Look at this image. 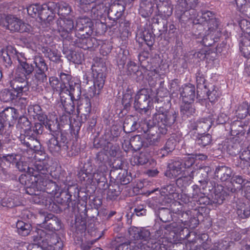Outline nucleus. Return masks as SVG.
Returning a JSON list of instances; mask_svg holds the SVG:
<instances>
[{
  "label": "nucleus",
  "instance_id": "44",
  "mask_svg": "<svg viewBox=\"0 0 250 250\" xmlns=\"http://www.w3.org/2000/svg\"><path fill=\"white\" fill-rule=\"evenodd\" d=\"M183 162V167L185 170L191 171L190 167L195 163V157L194 154H189L185 157L184 159L181 160Z\"/></svg>",
  "mask_w": 250,
  "mask_h": 250
},
{
  "label": "nucleus",
  "instance_id": "56",
  "mask_svg": "<svg viewBox=\"0 0 250 250\" xmlns=\"http://www.w3.org/2000/svg\"><path fill=\"white\" fill-rule=\"evenodd\" d=\"M142 39L148 46H152L154 38L151 33L148 32H144Z\"/></svg>",
  "mask_w": 250,
  "mask_h": 250
},
{
  "label": "nucleus",
  "instance_id": "40",
  "mask_svg": "<svg viewBox=\"0 0 250 250\" xmlns=\"http://www.w3.org/2000/svg\"><path fill=\"white\" fill-rule=\"evenodd\" d=\"M16 167L21 171H24L28 175L32 176L34 174L33 169L32 171V167H29L26 162L22 160L21 157L20 160H18L16 163Z\"/></svg>",
  "mask_w": 250,
  "mask_h": 250
},
{
  "label": "nucleus",
  "instance_id": "45",
  "mask_svg": "<svg viewBox=\"0 0 250 250\" xmlns=\"http://www.w3.org/2000/svg\"><path fill=\"white\" fill-rule=\"evenodd\" d=\"M99 174L98 173H94L93 175L89 172H84L83 170H81L79 173V176L81 181H84L87 178L88 179H91L92 180H95L97 182H99L100 178H98Z\"/></svg>",
  "mask_w": 250,
  "mask_h": 250
},
{
  "label": "nucleus",
  "instance_id": "60",
  "mask_svg": "<svg viewBox=\"0 0 250 250\" xmlns=\"http://www.w3.org/2000/svg\"><path fill=\"white\" fill-rule=\"evenodd\" d=\"M239 11L244 16L250 19V3L248 2Z\"/></svg>",
  "mask_w": 250,
  "mask_h": 250
},
{
  "label": "nucleus",
  "instance_id": "9",
  "mask_svg": "<svg viewBox=\"0 0 250 250\" xmlns=\"http://www.w3.org/2000/svg\"><path fill=\"white\" fill-rule=\"evenodd\" d=\"M67 139L62 134H58L57 136H53L49 139L47 143L49 151L53 154L59 152L61 149L67 150Z\"/></svg>",
  "mask_w": 250,
  "mask_h": 250
},
{
  "label": "nucleus",
  "instance_id": "48",
  "mask_svg": "<svg viewBox=\"0 0 250 250\" xmlns=\"http://www.w3.org/2000/svg\"><path fill=\"white\" fill-rule=\"evenodd\" d=\"M237 214L241 218L248 217L250 215V208L249 206H246L242 205L237 209Z\"/></svg>",
  "mask_w": 250,
  "mask_h": 250
},
{
  "label": "nucleus",
  "instance_id": "34",
  "mask_svg": "<svg viewBox=\"0 0 250 250\" xmlns=\"http://www.w3.org/2000/svg\"><path fill=\"white\" fill-rule=\"evenodd\" d=\"M43 126L41 123H36L34 126L23 128L25 134L29 136H37L42 133Z\"/></svg>",
  "mask_w": 250,
  "mask_h": 250
},
{
  "label": "nucleus",
  "instance_id": "29",
  "mask_svg": "<svg viewBox=\"0 0 250 250\" xmlns=\"http://www.w3.org/2000/svg\"><path fill=\"white\" fill-rule=\"evenodd\" d=\"M157 9L159 14L168 17L171 15L173 11V7L171 2L157 3Z\"/></svg>",
  "mask_w": 250,
  "mask_h": 250
},
{
  "label": "nucleus",
  "instance_id": "22",
  "mask_svg": "<svg viewBox=\"0 0 250 250\" xmlns=\"http://www.w3.org/2000/svg\"><path fill=\"white\" fill-rule=\"evenodd\" d=\"M157 0H141L140 4L139 13L143 17H149L153 13L154 5H157Z\"/></svg>",
  "mask_w": 250,
  "mask_h": 250
},
{
  "label": "nucleus",
  "instance_id": "25",
  "mask_svg": "<svg viewBox=\"0 0 250 250\" xmlns=\"http://www.w3.org/2000/svg\"><path fill=\"white\" fill-rule=\"evenodd\" d=\"M195 87L191 84L185 85L180 89L181 97L184 102H193L196 95Z\"/></svg>",
  "mask_w": 250,
  "mask_h": 250
},
{
  "label": "nucleus",
  "instance_id": "38",
  "mask_svg": "<svg viewBox=\"0 0 250 250\" xmlns=\"http://www.w3.org/2000/svg\"><path fill=\"white\" fill-rule=\"evenodd\" d=\"M192 102H184L181 106V112L183 115L189 116L193 115L195 112V108Z\"/></svg>",
  "mask_w": 250,
  "mask_h": 250
},
{
  "label": "nucleus",
  "instance_id": "26",
  "mask_svg": "<svg viewBox=\"0 0 250 250\" xmlns=\"http://www.w3.org/2000/svg\"><path fill=\"white\" fill-rule=\"evenodd\" d=\"M21 143L26 147L34 150H38L40 147V142L36 138V137L29 136L27 134L21 135Z\"/></svg>",
  "mask_w": 250,
  "mask_h": 250
},
{
  "label": "nucleus",
  "instance_id": "59",
  "mask_svg": "<svg viewBox=\"0 0 250 250\" xmlns=\"http://www.w3.org/2000/svg\"><path fill=\"white\" fill-rule=\"evenodd\" d=\"M245 181V180L243 178V177L239 175L233 174L232 176L231 179V183L232 184H236L239 185H242L244 183Z\"/></svg>",
  "mask_w": 250,
  "mask_h": 250
},
{
  "label": "nucleus",
  "instance_id": "50",
  "mask_svg": "<svg viewBox=\"0 0 250 250\" xmlns=\"http://www.w3.org/2000/svg\"><path fill=\"white\" fill-rule=\"evenodd\" d=\"M148 155L145 153H141L134 157V162L137 165H145L148 162Z\"/></svg>",
  "mask_w": 250,
  "mask_h": 250
},
{
  "label": "nucleus",
  "instance_id": "21",
  "mask_svg": "<svg viewBox=\"0 0 250 250\" xmlns=\"http://www.w3.org/2000/svg\"><path fill=\"white\" fill-rule=\"evenodd\" d=\"M215 30L213 31H210L208 29L204 31H198L197 30L195 31V35L197 38L202 39L200 41L204 45L206 46H211L215 42L214 39L213 34L216 31Z\"/></svg>",
  "mask_w": 250,
  "mask_h": 250
},
{
  "label": "nucleus",
  "instance_id": "18",
  "mask_svg": "<svg viewBox=\"0 0 250 250\" xmlns=\"http://www.w3.org/2000/svg\"><path fill=\"white\" fill-rule=\"evenodd\" d=\"M215 118H203L197 122H191L190 124L189 128L192 130H196L197 134H203L204 132L208 130L211 125Z\"/></svg>",
  "mask_w": 250,
  "mask_h": 250
},
{
  "label": "nucleus",
  "instance_id": "10",
  "mask_svg": "<svg viewBox=\"0 0 250 250\" xmlns=\"http://www.w3.org/2000/svg\"><path fill=\"white\" fill-rule=\"evenodd\" d=\"M37 217L42 221L41 224H42L43 226L47 227L49 229L59 230L61 228L60 221L52 214L40 211Z\"/></svg>",
  "mask_w": 250,
  "mask_h": 250
},
{
  "label": "nucleus",
  "instance_id": "52",
  "mask_svg": "<svg viewBox=\"0 0 250 250\" xmlns=\"http://www.w3.org/2000/svg\"><path fill=\"white\" fill-rule=\"evenodd\" d=\"M196 83L197 89L201 90L207 89V85L205 84V79L200 74H198L196 76Z\"/></svg>",
  "mask_w": 250,
  "mask_h": 250
},
{
  "label": "nucleus",
  "instance_id": "35",
  "mask_svg": "<svg viewBox=\"0 0 250 250\" xmlns=\"http://www.w3.org/2000/svg\"><path fill=\"white\" fill-rule=\"evenodd\" d=\"M241 162L240 167L242 168H245L250 166V148L248 147L244 150L240 155Z\"/></svg>",
  "mask_w": 250,
  "mask_h": 250
},
{
  "label": "nucleus",
  "instance_id": "20",
  "mask_svg": "<svg viewBox=\"0 0 250 250\" xmlns=\"http://www.w3.org/2000/svg\"><path fill=\"white\" fill-rule=\"evenodd\" d=\"M43 156L44 157L42 159L36 158V161L34 163L32 170L33 169L34 175H36L35 172L36 171L39 173L38 175H43L49 173V168L50 167V159L48 157H46L45 154Z\"/></svg>",
  "mask_w": 250,
  "mask_h": 250
},
{
  "label": "nucleus",
  "instance_id": "12",
  "mask_svg": "<svg viewBox=\"0 0 250 250\" xmlns=\"http://www.w3.org/2000/svg\"><path fill=\"white\" fill-rule=\"evenodd\" d=\"M53 3H49L48 4H44L40 5L39 4H34L29 5L27 8V12L29 15L32 17L38 14L42 20H46L49 16V11L52 12V9H50V4Z\"/></svg>",
  "mask_w": 250,
  "mask_h": 250
},
{
  "label": "nucleus",
  "instance_id": "17",
  "mask_svg": "<svg viewBox=\"0 0 250 250\" xmlns=\"http://www.w3.org/2000/svg\"><path fill=\"white\" fill-rule=\"evenodd\" d=\"M161 231L158 230L155 231L154 235H153L152 237H150V231L146 229H140V231H138V235L139 237V239L141 240H143L144 243H143L142 245H141V250H146L147 249V247L145 249L144 247L145 245L148 243V241L150 240H153V243L155 242H160V244L161 242H163V241H161V239H163L162 237L159 238L160 237Z\"/></svg>",
  "mask_w": 250,
  "mask_h": 250
},
{
  "label": "nucleus",
  "instance_id": "41",
  "mask_svg": "<svg viewBox=\"0 0 250 250\" xmlns=\"http://www.w3.org/2000/svg\"><path fill=\"white\" fill-rule=\"evenodd\" d=\"M137 124L131 118L126 119L123 125V129L126 133H130L135 131L137 128Z\"/></svg>",
  "mask_w": 250,
  "mask_h": 250
},
{
  "label": "nucleus",
  "instance_id": "61",
  "mask_svg": "<svg viewBox=\"0 0 250 250\" xmlns=\"http://www.w3.org/2000/svg\"><path fill=\"white\" fill-rule=\"evenodd\" d=\"M225 199L224 195L222 193H215L213 197V202L214 204L220 205Z\"/></svg>",
  "mask_w": 250,
  "mask_h": 250
},
{
  "label": "nucleus",
  "instance_id": "13",
  "mask_svg": "<svg viewBox=\"0 0 250 250\" xmlns=\"http://www.w3.org/2000/svg\"><path fill=\"white\" fill-rule=\"evenodd\" d=\"M176 16L182 26L194 25L195 29V23L193 21L196 18L197 12L195 9H177L176 8Z\"/></svg>",
  "mask_w": 250,
  "mask_h": 250
},
{
  "label": "nucleus",
  "instance_id": "30",
  "mask_svg": "<svg viewBox=\"0 0 250 250\" xmlns=\"http://www.w3.org/2000/svg\"><path fill=\"white\" fill-rule=\"evenodd\" d=\"M0 114L5 121H12L17 119L18 117L17 110L15 108L11 107H8L5 108L0 113Z\"/></svg>",
  "mask_w": 250,
  "mask_h": 250
},
{
  "label": "nucleus",
  "instance_id": "37",
  "mask_svg": "<svg viewBox=\"0 0 250 250\" xmlns=\"http://www.w3.org/2000/svg\"><path fill=\"white\" fill-rule=\"evenodd\" d=\"M176 144V141L173 138H169L166 142L164 147L161 149L160 153L162 156L167 155L169 152L172 151L174 149Z\"/></svg>",
  "mask_w": 250,
  "mask_h": 250
},
{
  "label": "nucleus",
  "instance_id": "43",
  "mask_svg": "<svg viewBox=\"0 0 250 250\" xmlns=\"http://www.w3.org/2000/svg\"><path fill=\"white\" fill-rule=\"evenodd\" d=\"M236 116L240 119L245 118L249 114V104L244 102L239 105L236 111Z\"/></svg>",
  "mask_w": 250,
  "mask_h": 250
},
{
  "label": "nucleus",
  "instance_id": "1",
  "mask_svg": "<svg viewBox=\"0 0 250 250\" xmlns=\"http://www.w3.org/2000/svg\"><path fill=\"white\" fill-rule=\"evenodd\" d=\"M177 115L174 111H168L164 107H160L157 109L156 112L153 115V125L158 127L152 126L147 130L145 138L146 142L149 145H156L160 141L161 136L157 132L166 134L168 127H170L175 122Z\"/></svg>",
  "mask_w": 250,
  "mask_h": 250
},
{
  "label": "nucleus",
  "instance_id": "31",
  "mask_svg": "<svg viewBox=\"0 0 250 250\" xmlns=\"http://www.w3.org/2000/svg\"><path fill=\"white\" fill-rule=\"evenodd\" d=\"M31 200L34 203L46 207L50 203V199L46 197L45 193L42 192L33 195Z\"/></svg>",
  "mask_w": 250,
  "mask_h": 250
},
{
  "label": "nucleus",
  "instance_id": "11",
  "mask_svg": "<svg viewBox=\"0 0 250 250\" xmlns=\"http://www.w3.org/2000/svg\"><path fill=\"white\" fill-rule=\"evenodd\" d=\"M6 28L13 32H27L29 30V25L23 22L21 20L12 15L5 17Z\"/></svg>",
  "mask_w": 250,
  "mask_h": 250
},
{
  "label": "nucleus",
  "instance_id": "8",
  "mask_svg": "<svg viewBox=\"0 0 250 250\" xmlns=\"http://www.w3.org/2000/svg\"><path fill=\"white\" fill-rule=\"evenodd\" d=\"M34 62L36 66L34 77L36 80L34 84L38 85L46 81L47 76L45 72L48 70V67L44 60L40 56H36Z\"/></svg>",
  "mask_w": 250,
  "mask_h": 250
},
{
  "label": "nucleus",
  "instance_id": "15",
  "mask_svg": "<svg viewBox=\"0 0 250 250\" xmlns=\"http://www.w3.org/2000/svg\"><path fill=\"white\" fill-rule=\"evenodd\" d=\"M94 83L87 91V94L91 98L99 95L104 84L105 77L102 72L93 73Z\"/></svg>",
  "mask_w": 250,
  "mask_h": 250
},
{
  "label": "nucleus",
  "instance_id": "57",
  "mask_svg": "<svg viewBox=\"0 0 250 250\" xmlns=\"http://www.w3.org/2000/svg\"><path fill=\"white\" fill-rule=\"evenodd\" d=\"M56 189L57 187L56 183L50 180L47 185V186L45 187V188L44 190H42V192L53 194Z\"/></svg>",
  "mask_w": 250,
  "mask_h": 250
},
{
  "label": "nucleus",
  "instance_id": "62",
  "mask_svg": "<svg viewBox=\"0 0 250 250\" xmlns=\"http://www.w3.org/2000/svg\"><path fill=\"white\" fill-rule=\"evenodd\" d=\"M19 123L21 125V128L23 129V128H29L30 126V122L29 121L28 119L25 117L21 118L19 121Z\"/></svg>",
  "mask_w": 250,
  "mask_h": 250
},
{
  "label": "nucleus",
  "instance_id": "63",
  "mask_svg": "<svg viewBox=\"0 0 250 250\" xmlns=\"http://www.w3.org/2000/svg\"><path fill=\"white\" fill-rule=\"evenodd\" d=\"M134 213L138 216H144L146 214V209L143 206H139L134 209Z\"/></svg>",
  "mask_w": 250,
  "mask_h": 250
},
{
  "label": "nucleus",
  "instance_id": "42",
  "mask_svg": "<svg viewBox=\"0 0 250 250\" xmlns=\"http://www.w3.org/2000/svg\"><path fill=\"white\" fill-rule=\"evenodd\" d=\"M71 11V8L66 3L61 2L58 3V14L60 18H65Z\"/></svg>",
  "mask_w": 250,
  "mask_h": 250
},
{
  "label": "nucleus",
  "instance_id": "27",
  "mask_svg": "<svg viewBox=\"0 0 250 250\" xmlns=\"http://www.w3.org/2000/svg\"><path fill=\"white\" fill-rule=\"evenodd\" d=\"M215 174L222 181H226L231 177L232 170L231 168L224 166L218 167L216 168Z\"/></svg>",
  "mask_w": 250,
  "mask_h": 250
},
{
  "label": "nucleus",
  "instance_id": "4",
  "mask_svg": "<svg viewBox=\"0 0 250 250\" xmlns=\"http://www.w3.org/2000/svg\"><path fill=\"white\" fill-rule=\"evenodd\" d=\"M193 22L195 23V29L198 31L208 29L211 32L217 29L219 22L214 15L209 11L202 12L201 15L197 13Z\"/></svg>",
  "mask_w": 250,
  "mask_h": 250
},
{
  "label": "nucleus",
  "instance_id": "6",
  "mask_svg": "<svg viewBox=\"0 0 250 250\" xmlns=\"http://www.w3.org/2000/svg\"><path fill=\"white\" fill-rule=\"evenodd\" d=\"M238 23L244 36L241 41L240 48L244 56L246 57L250 53V22L242 19Z\"/></svg>",
  "mask_w": 250,
  "mask_h": 250
},
{
  "label": "nucleus",
  "instance_id": "19",
  "mask_svg": "<svg viewBox=\"0 0 250 250\" xmlns=\"http://www.w3.org/2000/svg\"><path fill=\"white\" fill-rule=\"evenodd\" d=\"M28 79L15 74V78L10 82L11 86L14 89V91L20 96V94L28 90Z\"/></svg>",
  "mask_w": 250,
  "mask_h": 250
},
{
  "label": "nucleus",
  "instance_id": "28",
  "mask_svg": "<svg viewBox=\"0 0 250 250\" xmlns=\"http://www.w3.org/2000/svg\"><path fill=\"white\" fill-rule=\"evenodd\" d=\"M34 181L36 183L37 188L41 191L44 190L50 181L49 179V173L43 175H33Z\"/></svg>",
  "mask_w": 250,
  "mask_h": 250
},
{
  "label": "nucleus",
  "instance_id": "64",
  "mask_svg": "<svg viewBox=\"0 0 250 250\" xmlns=\"http://www.w3.org/2000/svg\"><path fill=\"white\" fill-rule=\"evenodd\" d=\"M28 111L31 112L33 111L36 116L40 115L42 113L41 107L38 104H35L29 107Z\"/></svg>",
  "mask_w": 250,
  "mask_h": 250
},
{
  "label": "nucleus",
  "instance_id": "54",
  "mask_svg": "<svg viewBox=\"0 0 250 250\" xmlns=\"http://www.w3.org/2000/svg\"><path fill=\"white\" fill-rule=\"evenodd\" d=\"M20 155L14 154H8L3 156L2 158V161H6L9 163L16 164L18 160H20Z\"/></svg>",
  "mask_w": 250,
  "mask_h": 250
},
{
  "label": "nucleus",
  "instance_id": "58",
  "mask_svg": "<svg viewBox=\"0 0 250 250\" xmlns=\"http://www.w3.org/2000/svg\"><path fill=\"white\" fill-rule=\"evenodd\" d=\"M1 56L3 62H5V65L6 67L11 66L12 61L8 51L5 50H1Z\"/></svg>",
  "mask_w": 250,
  "mask_h": 250
},
{
  "label": "nucleus",
  "instance_id": "46",
  "mask_svg": "<svg viewBox=\"0 0 250 250\" xmlns=\"http://www.w3.org/2000/svg\"><path fill=\"white\" fill-rule=\"evenodd\" d=\"M208 98L210 102H214L220 97V93L214 85H212L208 91H206Z\"/></svg>",
  "mask_w": 250,
  "mask_h": 250
},
{
  "label": "nucleus",
  "instance_id": "5",
  "mask_svg": "<svg viewBox=\"0 0 250 250\" xmlns=\"http://www.w3.org/2000/svg\"><path fill=\"white\" fill-rule=\"evenodd\" d=\"M34 240L39 244H42L44 247L49 246L54 250H61L63 247L62 242L55 234L50 233L46 231L39 229L37 235H34Z\"/></svg>",
  "mask_w": 250,
  "mask_h": 250
},
{
  "label": "nucleus",
  "instance_id": "33",
  "mask_svg": "<svg viewBox=\"0 0 250 250\" xmlns=\"http://www.w3.org/2000/svg\"><path fill=\"white\" fill-rule=\"evenodd\" d=\"M15 91L7 89L2 90L0 93V100L3 102H9L20 96Z\"/></svg>",
  "mask_w": 250,
  "mask_h": 250
},
{
  "label": "nucleus",
  "instance_id": "14",
  "mask_svg": "<svg viewBox=\"0 0 250 250\" xmlns=\"http://www.w3.org/2000/svg\"><path fill=\"white\" fill-rule=\"evenodd\" d=\"M57 31L63 38H66L74 28V21L69 17L60 18L56 22Z\"/></svg>",
  "mask_w": 250,
  "mask_h": 250
},
{
  "label": "nucleus",
  "instance_id": "16",
  "mask_svg": "<svg viewBox=\"0 0 250 250\" xmlns=\"http://www.w3.org/2000/svg\"><path fill=\"white\" fill-rule=\"evenodd\" d=\"M149 99V95L148 90L146 89H141L135 96L134 103L135 108L144 110L146 112L150 102Z\"/></svg>",
  "mask_w": 250,
  "mask_h": 250
},
{
  "label": "nucleus",
  "instance_id": "49",
  "mask_svg": "<svg viewBox=\"0 0 250 250\" xmlns=\"http://www.w3.org/2000/svg\"><path fill=\"white\" fill-rule=\"evenodd\" d=\"M201 136L197 139V143L203 146H205L210 144L211 141V136L210 134H200Z\"/></svg>",
  "mask_w": 250,
  "mask_h": 250
},
{
  "label": "nucleus",
  "instance_id": "47",
  "mask_svg": "<svg viewBox=\"0 0 250 250\" xmlns=\"http://www.w3.org/2000/svg\"><path fill=\"white\" fill-rule=\"evenodd\" d=\"M75 4L83 9L84 12L89 10V6L91 4L96 2L97 0H75Z\"/></svg>",
  "mask_w": 250,
  "mask_h": 250
},
{
  "label": "nucleus",
  "instance_id": "23",
  "mask_svg": "<svg viewBox=\"0 0 250 250\" xmlns=\"http://www.w3.org/2000/svg\"><path fill=\"white\" fill-rule=\"evenodd\" d=\"M104 11V7L102 4L92 7L90 10L91 18L94 20L97 21L96 22V25L98 27L101 26L103 30H105L106 25L103 22L100 21V19L102 18Z\"/></svg>",
  "mask_w": 250,
  "mask_h": 250
},
{
  "label": "nucleus",
  "instance_id": "39",
  "mask_svg": "<svg viewBox=\"0 0 250 250\" xmlns=\"http://www.w3.org/2000/svg\"><path fill=\"white\" fill-rule=\"evenodd\" d=\"M119 3L117 5H112L109 8L108 12V17L110 20L116 21L118 20L122 15V10H118V7H119Z\"/></svg>",
  "mask_w": 250,
  "mask_h": 250
},
{
  "label": "nucleus",
  "instance_id": "32",
  "mask_svg": "<svg viewBox=\"0 0 250 250\" xmlns=\"http://www.w3.org/2000/svg\"><path fill=\"white\" fill-rule=\"evenodd\" d=\"M198 3V0H178L177 9H195Z\"/></svg>",
  "mask_w": 250,
  "mask_h": 250
},
{
  "label": "nucleus",
  "instance_id": "51",
  "mask_svg": "<svg viewBox=\"0 0 250 250\" xmlns=\"http://www.w3.org/2000/svg\"><path fill=\"white\" fill-rule=\"evenodd\" d=\"M130 145L134 149H139L142 146V141L140 135H136L130 139Z\"/></svg>",
  "mask_w": 250,
  "mask_h": 250
},
{
  "label": "nucleus",
  "instance_id": "3",
  "mask_svg": "<svg viewBox=\"0 0 250 250\" xmlns=\"http://www.w3.org/2000/svg\"><path fill=\"white\" fill-rule=\"evenodd\" d=\"M168 167L169 169L165 173L166 176L170 178L179 176L176 181L178 185L186 186L193 179L195 171L192 170L189 172L188 170H185L183 162L180 160L174 161L169 164Z\"/></svg>",
  "mask_w": 250,
  "mask_h": 250
},
{
  "label": "nucleus",
  "instance_id": "53",
  "mask_svg": "<svg viewBox=\"0 0 250 250\" xmlns=\"http://www.w3.org/2000/svg\"><path fill=\"white\" fill-rule=\"evenodd\" d=\"M84 102L85 104H82L81 105H79L78 109L83 111L84 114H88L91 111V104L88 99H85Z\"/></svg>",
  "mask_w": 250,
  "mask_h": 250
},
{
  "label": "nucleus",
  "instance_id": "36",
  "mask_svg": "<svg viewBox=\"0 0 250 250\" xmlns=\"http://www.w3.org/2000/svg\"><path fill=\"white\" fill-rule=\"evenodd\" d=\"M18 233L22 236L28 235L30 231L31 226L30 224L22 221H18L16 224Z\"/></svg>",
  "mask_w": 250,
  "mask_h": 250
},
{
  "label": "nucleus",
  "instance_id": "55",
  "mask_svg": "<svg viewBox=\"0 0 250 250\" xmlns=\"http://www.w3.org/2000/svg\"><path fill=\"white\" fill-rule=\"evenodd\" d=\"M133 101L132 95L131 92H127L124 94L122 100L123 104L125 106L128 107L130 106Z\"/></svg>",
  "mask_w": 250,
  "mask_h": 250
},
{
  "label": "nucleus",
  "instance_id": "7",
  "mask_svg": "<svg viewBox=\"0 0 250 250\" xmlns=\"http://www.w3.org/2000/svg\"><path fill=\"white\" fill-rule=\"evenodd\" d=\"M93 23L87 17H81L76 21V36L80 39H86L93 33Z\"/></svg>",
  "mask_w": 250,
  "mask_h": 250
},
{
  "label": "nucleus",
  "instance_id": "2",
  "mask_svg": "<svg viewBox=\"0 0 250 250\" xmlns=\"http://www.w3.org/2000/svg\"><path fill=\"white\" fill-rule=\"evenodd\" d=\"M60 77L62 81L60 86L61 103L65 111L71 114L75 108L73 100H77L81 94L80 85L71 81L70 75L62 73Z\"/></svg>",
  "mask_w": 250,
  "mask_h": 250
},
{
  "label": "nucleus",
  "instance_id": "24",
  "mask_svg": "<svg viewBox=\"0 0 250 250\" xmlns=\"http://www.w3.org/2000/svg\"><path fill=\"white\" fill-rule=\"evenodd\" d=\"M19 64L16 70V74L28 80L34 71V66L26 62L19 61Z\"/></svg>",
  "mask_w": 250,
  "mask_h": 250
}]
</instances>
